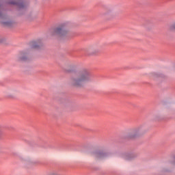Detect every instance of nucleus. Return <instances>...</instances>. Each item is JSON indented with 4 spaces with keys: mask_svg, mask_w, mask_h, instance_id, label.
<instances>
[{
    "mask_svg": "<svg viewBox=\"0 0 175 175\" xmlns=\"http://www.w3.org/2000/svg\"><path fill=\"white\" fill-rule=\"evenodd\" d=\"M94 81V76L87 69L80 70L72 75L69 84L76 88H82L88 83Z\"/></svg>",
    "mask_w": 175,
    "mask_h": 175,
    "instance_id": "obj_1",
    "label": "nucleus"
},
{
    "mask_svg": "<svg viewBox=\"0 0 175 175\" xmlns=\"http://www.w3.org/2000/svg\"><path fill=\"white\" fill-rule=\"evenodd\" d=\"M52 35H56L60 40L70 39V31L64 26L55 28L52 31Z\"/></svg>",
    "mask_w": 175,
    "mask_h": 175,
    "instance_id": "obj_2",
    "label": "nucleus"
},
{
    "mask_svg": "<svg viewBox=\"0 0 175 175\" xmlns=\"http://www.w3.org/2000/svg\"><path fill=\"white\" fill-rule=\"evenodd\" d=\"M143 135V130L140 128L130 130L126 135L127 139H136Z\"/></svg>",
    "mask_w": 175,
    "mask_h": 175,
    "instance_id": "obj_3",
    "label": "nucleus"
},
{
    "mask_svg": "<svg viewBox=\"0 0 175 175\" xmlns=\"http://www.w3.org/2000/svg\"><path fill=\"white\" fill-rule=\"evenodd\" d=\"M0 23L5 27H10L12 25V21L9 20L8 16L2 12V8L0 6Z\"/></svg>",
    "mask_w": 175,
    "mask_h": 175,
    "instance_id": "obj_4",
    "label": "nucleus"
},
{
    "mask_svg": "<svg viewBox=\"0 0 175 175\" xmlns=\"http://www.w3.org/2000/svg\"><path fill=\"white\" fill-rule=\"evenodd\" d=\"M7 3L10 5H18L19 8H24V3L18 2L17 0H7Z\"/></svg>",
    "mask_w": 175,
    "mask_h": 175,
    "instance_id": "obj_5",
    "label": "nucleus"
},
{
    "mask_svg": "<svg viewBox=\"0 0 175 175\" xmlns=\"http://www.w3.org/2000/svg\"><path fill=\"white\" fill-rule=\"evenodd\" d=\"M94 157H96V158H105V157H106V153L102 152H97L94 153Z\"/></svg>",
    "mask_w": 175,
    "mask_h": 175,
    "instance_id": "obj_6",
    "label": "nucleus"
},
{
    "mask_svg": "<svg viewBox=\"0 0 175 175\" xmlns=\"http://www.w3.org/2000/svg\"><path fill=\"white\" fill-rule=\"evenodd\" d=\"M105 16L107 18H111L114 16V13L111 10H108L105 13Z\"/></svg>",
    "mask_w": 175,
    "mask_h": 175,
    "instance_id": "obj_7",
    "label": "nucleus"
},
{
    "mask_svg": "<svg viewBox=\"0 0 175 175\" xmlns=\"http://www.w3.org/2000/svg\"><path fill=\"white\" fill-rule=\"evenodd\" d=\"M132 158H133V157L132 155H128L126 157L125 159L126 161H131V159H132Z\"/></svg>",
    "mask_w": 175,
    "mask_h": 175,
    "instance_id": "obj_8",
    "label": "nucleus"
},
{
    "mask_svg": "<svg viewBox=\"0 0 175 175\" xmlns=\"http://www.w3.org/2000/svg\"><path fill=\"white\" fill-rule=\"evenodd\" d=\"M6 40V38L5 37H0V43H3Z\"/></svg>",
    "mask_w": 175,
    "mask_h": 175,
    "instance_id": "obj_9",
    "label": "nucleus"
},
{
    "mask_svg": "<svg viewBox=\"0 0 175 175\" xmlns=\"http://www.w3.org/2000/svg\"><path fill=\"white\" fill-rule=\"evenodd\" d=\"M21 60H22V61H27V58H25V57H22V58H21Z\"/></svg>",
    "mask_w": 175,
    "mask_h": 175,
    "instance_id": "obj_10",
    "label": "nucleus"
}]
</instances>
